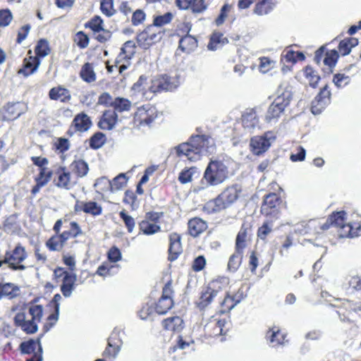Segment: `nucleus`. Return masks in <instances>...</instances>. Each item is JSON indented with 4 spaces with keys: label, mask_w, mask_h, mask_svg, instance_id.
<instances>
[{
    "label": "nucleus",
    "mask_w": 361,
    "mask_h": 361,
    "mask_svg": "<svg viewBox=\"0 0 361 361\" xmlns=\"http://www.w3.org/2000/svg\"><path fill=\"white\" fill-rule=\"evenodd\" d=\"M175 149L178 157H185L190 161H197L203 152L212 154L215 150V143L208 135H196L191 136L188 142L178 145Z\"/></svg>",
    "instance_id": "1"
},
{
    "label": "nucleus",
    "mask_w": 361,
    "mask_h": 361,
    "mask_svg": "<svg viewBox=\"0 0 361 361\" xmlns=\"http://www.w3.org/2000/svg\"><path fill=\"white\" fill-rule=\"evenodd\" d=\"M62 225L61 219L56 220L52 228L54 234L45 242V245L50 252L63 251L68 240L75 239L84 234L80 224L75 221H71L67 229L63 231H61Z\"/></svg>",
    "instance_id": "2"
},
{
    "label": "nucleus",
    "mask_w": 361,
    "mask_h": 361,
    "mask_svg": "<svg viewBox=\"0 0 361 361\" xmlns=\"http://www.w3.org/2000/svg\"><path fill=\"white\" fill-rule=\"evenodd\" d=\"M242 188L238 184L228 185L215 198L209 200L203 207V210L208 214L220 212L229 208L240 197Z\"/></svg>",
    "instance_id": "3"
},
{
    "label": "nucleus",
    "mask_w": 361,
    "mask_h": 361,
    "mask_svg": "<svg viewBox=\"0 0 361 361\" xmlns=\"http://www.w3.org/2000/svg\"><path fill=\"white\" fill-rule=\"evenodd\" d=\"M43 308L39 305H32L28 313L18 312L14 318L16 326L27 334H34L37 331V323L41 321Z\"/></svg>",
    "instance_id": "4"
},
{
    "label": "nucleus",
    "mask_w": 361,
    "mask_h": 361,
    "mask_svg": "<svg viewBox=\"0 0 361 361\" xmlns=\"http://www.w3.org/2000/svg\"><path fill=\"white\" fill-rule=\"evenodd\" d=\"M228 168L221 160L210 159L206 167L202 180L209 186H216L223 183L228 178Z\"/></svg>",
    "instance_id": "5"
},
{
    "label": "nucleus",
    "mask_w": 361,
    "mask_h": 361,
    "mask_svg": "<svg viewBox=\"0 0 361 361\" xmlns=\"http://www.w3.org/2000/svg\"><path fill=\"white\" fill-rule=\"evenodd\" d=\"M286 207L280 195L276 192H269L264 195L260 207V214L271 221L279 219L281 215V209Z\"/></svg>",
    "instance_id": "6"
},
{
    "label": "nucleus",
    "mask_w": 361,
    "mask_h": 361,
    "mask_svg": "<svg viewBox=\"0 0 361 361\" xmlns=\"http://www.w3.org/2000/svg\"><path fill=\"white\" fill-rule=\"evenodd\" d=\"M159 116L157 108L150 104H143L136 109L133 114V128L143 129L151 128Z\"/></svg>",
    "instance_id": "7"
},
{
    "label": "nucleus",
    "mask_w": 361,
    "mask_h": 361,
    "mask_svg": "<svg viewBox=\"0 0 361 361\" xmlns=\"http://www.w3.org/2000/svg\"><path fill=\"white\" fill-rule=\"evenodd\" d=\"M248 228L243 224L238 231L235 243V251L230 256L227 268L231 272H235L240 267L244 255V250L247 247Z\"/></svg>",
    "instance_id": "8"
},
{
    "label": "nucleus",
    "mask_w": 361,
    "mask_h": 361,
    "mask_svg": "<svg viewBox=\"0 0 361 361\" xmlns=\"http://www.w3.org/2000/svg\"><path fill=\"white\" fill-rule=\"evenodd\" d=\"M291 93L288 91H283L279 94L269 105L265 120L267 122L277 121L285 113L286 108L291 101Z\"/></svg>",
    "instance_id": "9"
},
{
    "label": "nucleus",
    "mask_w": 361,
    "mask_h": 361,
    "mask_svg": "<svg viewBox=\"0 0 361 361\" xmlns=\"http://www.w3.org/2000/svg\"><path fill=\"white\" fill-rule=\"evenodd\" d=\"M53 280L62 293H71L77 286V276L66 268L57 267L53 272Z\"/></svg>",
    "instance_id": "10"
},
{
    "label": "nucleus",
    "mask_w": 361,
    "mask_h": 361,
    "mask_svg": "<svg viewBox=\"0 0 361 361\" xmlns=\"http://www.w3.org/2000/svg\"><path fill=\"white\" fill-rule=\"evenodd\" d=\"M27 252L23 246L18 244L12 251H6L2 264H8L12 270H24L25 266L22 262L27 258Z\"/></svg>",
    "instance_id": "11"
},
{
    "label": "nucleus",
    "mask_w": 361,
    "mask_h": 361,
    "mask_svg": "<svg viewBox=\"0 0 361 361\" xmlns=\"http://www.w3.org/2000/svg\"><path fill=\"white\" fill-rule=\"evenodd\" d=\"M163 216V212H148L143 220L138 223L140 231L145 235H151L161 231L158 224Z\"/></svg>",
    "instance_id": "12"
},
{
    "label": "nucleus",
    "mask_w": 361,
    "mask_h": 361,
    "mask_svg": "<svg viewBox=\"0 0 361 361\" xmlns=\"http://www.w3.org/2000/svg\"><path fill=\"white\" fill-rule=\"evenodd\" d=\"M136 53L135 43L129 40L126 42L119 54L115 59V66L118 69L120 74H122L130 65V59Z\"/></svg>",
    "instance_id": "13"
},
{
    "label": "nucleus",
    "mask_w": 361,
    "mask_h": 361,
    "mask_svg": "<svg viewBox=\"0 0 361 361\" xmlns=\"http://www.w3.org/2000/svg\"><path fill=\"white\" fill-rule=\"evenodd\" d=\"M161 38V32L149 25L137 34L136 39L138 45L146 49L158 42Z\"/></svg>",
    "instance_id": "14"
},
{
    "label": "nucleus",
    "mask_w": 361,
    "mask_h": 361,
    "mask_svg": "<svg viewBox=\"0 0 361 361\" xmlns=\"http://www.w3.org/2000/svg\"><path fill=\"white\" fill-rule=\"evenodd\" d=\"M55 175L53 183L59 189L69 190L77 184V180L72 177L71 172L66 166H60L58 167L55 171Z\"/></svg>",
    "instance_id": "15"
},
{
    "label": "nucleus",
    "mask_w": 361,
    "mask_h": 361,
    "mask_svg": "<svg viewBox=\"0 0 361 361\" xmlns=\"http://www.w3.org/2000/svg\"><path fill=\"white\" fill-rule=\"evenodd\" d=\"M92 126V121L85 111L77 114L73 118L67 134L72 136L76 133H83L87 132Z\"/></svg>",
    "instance_id": "16"
},
{
    "label": "nucleus",
    "mask_w": 361,
    "mask_h": 361,
    "mask_svg": "<svg viewBox=\"0 0 361 361\" xmlns=\"http://www.w3.org/2000/svg\"><path fill=\"white\" fill-rule=\"evenodd\" d=\"M41 337L37 339H30L29 341L21 343L20 349L23 354H33V356L27 360V361H42V347L40 342Z\"/></svg>",
    "instance_id": "17"
},
{
    "label": "nucleus",
    "mask_w": 361,
    "mask_h": 361,
    "mask_svg": "<svg viewBox=\"0 0 361 361\" xmlns=\"http://www.w3.org/2000/svg\"><path fill=\"white\" fill-rule=\"evenodd\" d=\"M331 91L327 85L324 86L312 102L311 110L313 114H319L331 103Z\"/></svg>",
    "instance_id": "18"
},
{
    "label": "nucleus",
    "mask_w": 361,
    "mask_h": 361,
    "mask_svg": "<svg viewBox=\"0 0 361 361\" xmlns=\"http://www.w3.org/2000/svg\"><path fill=\"white\" fill-rule=\"evenodd\" d=\"M181 239V235L176 232H173L169 235V248L167 257L169 262H172L176 261L183 253Z\"/></svg>",
    "instance_id": "19"
},
{
    "label": "nucleus",
    "mask_w": 361,
    "mask_h": 361,
    "mask_svg": "<svg viewBox=\"0 0 361 361\" xmlns=\"http://www.w3.org/2000/svg\"><path fill=\"white\" fill-rule=\"evenodd\" d=\"M123 331L121 328H115L111 337L108 340V345L106 349L103 353V355L108 358L114 360L118 355L121 346L123 345V341L121 338H118L117 342L114 341V337L115 336H119V334Z\"/></svg>",
    "instance_id": "20"
},
{
    "label": "nucleus",
    "mask_w": 361,
    "mask_h": 361,
    "mask_svg": "<svg viewBox=\"0 0 361 361\" xmlns=\"http://www.w3.org/2000/svg\"><path fill=\"white\" fill-rule=\"evenodd\" d=\"M73 211L75 214H79L82 212L85 214L96 216L102 214V207L94 201L84 202L78 200L75 201Z\"/></svg>",
    "instance_id": "21"
},
{
    "label": "nucleus",
    "mask_w": 361,
    "mask_h": 361,
    "mask_svg": "<svg viewBox=\"0 0 361 361\" xmlns=\"http://www.w3.org/2000/svg\"><path fill=\"white\" fill-rule=\"evenodd\" d=\"M52 176L53 171L49 168L39 169L38 173L34 177L35 184L30 191L32 197H35L41 188L48 184L51 180Z\"/></svg>",
    "instance_id": "22"
},
{
    "label": "nucleus",
    "mask_w": 361,
    "mask_h": 361,
    "mask_svg": "<svg viewBox=\"0 0 361 361\" xmlns=\"http://www.w3.org/2000/svg\"><path fill=\"white\" fill-rule=\"evenodd\" d=\"M176 7L180 10H190L193 13H203L207 8L205 0H175Z\"/></svg>",
    "instance_id": "23"
},
{
    "label": "nucleus",
    "mask_w": 361,
    "mask_h": 361,
    "mask_svg": "<svg viewBox=\"0 0 361 361\" xmlns=\"http://www.w3.org/2000/svg\"><path fill=\"white\" fill-rule=\"evenodd\" d=\"M176 88L172 78L166 75H161L154 80L149 86L151 93H157L162 91H171Z\"/></svg>",
    "instance_id": "24"
},
{
    "label": "nucleus",
    "mask_w": 361,
    "mask_h": 361,
    "mask_svg": "<svg viewBox=\"0 0 361 361\" xmlns=\"http://www.w3.org/2000/svg\"><path fill=\"white\" fill-rule=\"evenodd\" d=\"M25 105L23 102H8L4 106L3 120L13 121L25 111Z\"/></svg>",
    "instance_id": "25"
},
{
    "label": "nucleus",
    "mask_w": 361,
    "mask_h": 361,
    "mask_svg": "<svg viewBox=\"0 0 361 361\" xmlns=\"http://www.w3.org/2000/svg\"><path fill=\"white\" fill-rule=\"evenodd\" d=\"M280 0H257L252 9L257 16L269 15L277 6Z\"/></svg>",
    "instance_id": "26"
},
{
    "label": "nucleus",
    "mask_w": 361,
    "mask_h": 361,
    "mask_svg": "<svg viewBox=\"0 0 361 361\" xmlns=\"http://www.w3.org/2000/svg\"><path fill=\"white\" fill-rule=\"evenodd\" d=\"M228 322L226 319H211L205 326L206 332L210 336H218L224 335L228 331V328L226 326Z\"/></svg>",
    "instance_id": "27"
},
{
    "label": "nucleus",
    "mask_w": 361,
    "mask_h": 361,
    "mask_svg": "<svg viewBox=\"0 0 361 361\" xmlns=\"http://www.w3.org/2000/svg\"><path fill=\"white\" fill-rule=\"evenodd\" d=\"M250 145L252 152L255 155L259 156L269 148L271 143L267 135H264L252 137Z\"/></svg>",
    "instance_id": "28"
},
{
    "label": "nucleus",
    "mask_w": 361,
    "mask_h": 361,
    "mask_svg": "<svg viewBox=\"0 0 361 361\" xmlns=\"http://www.w3.org/2000/svg\"><path fill=\"white\" fill-rule=\"evenodd\" d=\"M118 121V114L111 109L104 110L98 121V127L104 130H111Z\"/></svg>",
    "instance_id": "29"
},
{
    "label": "nucleus",
    "mask_w": 361,
    "mask_h": 361,
    "mask_svg": "<svg viewBox=\"0 0 361 361\" xmlns=\"http://www.w3.org/2000/svg\"><path fill=\"white\" fill-rule=\"evenodd\" d=\"M40 63L41 60L35 56L25 57L23 59L22 68L18 71V73L24 77H28L37 71Z\"/></svg>",
    "instance_id": "30"
},
{
    "label": "nucleus",
    "mask_w": 361,
    "mask_h": 361,
    "mask_svg": "<svg viewBox=\"0 0 361 361\" xmlns=\"http://www.w3.org/2000/svg\"><path fill=\"white\" fill-rule=\"evenodd\" d=\"M207 224L200 217H193L188 222V233L193 238H197L207 229Z\"/></svg>",
    "instance_id": "31"
},
{
    "label": "nucleus",
    "mask_w": 361,
    "mask_h": 361,
    "mask_svg": "<svg viewBox=\"0 0 361 361\" xmlns=\"http://www.w3.org/2000/svg\"><path fill=\"white\" fill-rule=\"evenodd\" d=\"M131 92L135 96H141L142 99L147 100V95L149 92V87L147 86V77L142 75L138 80L131 87Z\"/></svg>",
    "instance_id": "32"
},
{
    "label": "nucleus",
    "mask_w": 361,
    "mask_h": 361,
    "mask_svg": "<svg viewBox=\"0 0 361 361\" xmlns=\"http://www.w3.org/2000/svg\"><path fill=\"white\" fill-rule=\"evenodd\" d=\"M49 97L51 100L59 101L61 103H68L71 100L72 96L68 89L61 85H58L49 90Z\"/></svg>",
    "instance_id": "33"
},
{
    "label": "nucleus",
    "mask_w": 361,
    "mask_h": 361,
    "mask_svg": "<svg viewBox=\"0 0 361 361\" xmlns=\"http://www.w3.org/2000/svg\"><path fill=\"white\" fill-rule=\"evenodd\" d=\"M286 337V335L277 327L269 329L266 334V338L271 347L285 345L287 342Z\"/></svg>",
    "instance_id": "34"
},
{
    "label": "nucleus",
    "mask_w": 361,
    "mask_h": 361,
    "mask_svg": "<svg viewBox=\"0 0 361 361\" xmlns=\"http://www.w3.org/2000/svg\"><path fill=\"white\" fill-rule=\"evenodd\" d=\"M361 231V225L358 222H345L338 228L340 238H353L358 236Z\"/></svg>",
    "instance_id": "35"
},
{
    "label": "nucleus",
    "mask_w": 361,
    "mask_h": 361,
    "mask_svg": "<svg viewBox=\"0 0 361 361\" xmlns=\"http://www.w3.org/2000/svg\"><path fill=\"white\" fill-rule=\"evenodd\" d=\"M229 279L227 277H219L209 283L207 293H218L226 292L228 293L229 288Z\"/></svg>",
    "instance_id": "36"
},
{
    "label": "nucleus",
    "mask_w": 361,
    "mask_h": 361,
    "mask_svg": "<svg viewBox=\"0 0 361 361\" xmlns=\"http://www.w3.org/2000/svg\"><path fill=\"white\" fill-rule=\"evenodd\" d=\"M157 314H164L174 305L173 299L170 295H161L156 301L153 302Z\"/></svg>",
    "instance_id": "37"
},
{
    "label": "nucleus",
    "mask_w": 361,
    "mask_h": 361,
    "mask_svg": "<svg viewBox=\"0 0 361 361\" xmlns=\"http://www.w3.org/2000/svg\"><path fill=\"white\" fill-rule=\"evenodd\" d=\"M70 169L71 174L73 173L78 179L85 177L89 171L87 163L80 159L74 160L70 164Z\"/></svg>",
    "instance_id": "38"
},
{
    "label": "nucleus",
    "mask_w": 361,
    "mask_h": 361,
    "mask_svg": "<svg viewBox=\"0 0 361 361\" xmlns=\"http://www.w3.org/2000/svg\"><path fill=\"white\" fill-rule=\"evenodd\" d=\"M305 59V56L302 52L295 51L290 47L285 49L281 54V61L287 63L294 64Z\"/></svg>",
    "instance_id": "39"
},
{
    "label": "nucleus",
    "mask_w": 361,
    "mask_h": 361,
    "mask_svg": "<svg viewBox=\"0 0 361 361\" xmlns=\"http://www.w3.org/2000/svg\"><path fill=\"white\" fill-rule=\"evenodd\" d=\"M358 44V39L355 37H347L340 41L338 46V53L343 56L348 55L351 49Z\"/></svg>",
    "instance_id": "40"
},
{
    "label": "nucleus",
    "mask_w": 361,
    "mask_h": 361,
    "mask_svg": "<svg viewBox=\"0 0 361 361\" xmlns=\"http://www.w3.org/2000/svg\"><path fill=\"white\" fill-rule=\"evenodd\" d=\"M178 47L183 52L190 54L197 47V40L193 36L186 35L180 39Z\"/></svg>",
    "instance_id": "41"
},
{
    "label": "nucleus",
    "mask_w": 361,
    "mask_h": 361,
    "mask_svg": "<svg viewBox=\"0 0 361 361\" xmlns=\"http://www.w3.org/2000/svg\"><path fill=\"white\" fill-rule=\"evenodd\" d=\"M162 324L166 330L179 332L183 328V320L178 316L171 317L164 319Z\"/></svg>",
    "instance_id": "42"
},
{
    "label": "nucleus",
    "mask_w": 361,
    "mask_h": 361,
    "mask_svg": "<svg viewBox=\"0 0 361 361\" xmlns=\"http://www.w3.org/2000/svg\"><path fill=\"white\" fill-rule=\"evenodd\" d=\"M61 299V295H54V298L51 301V304L54 307V312L49 315L47 318V323L45 324L44 327L46 330L48 331L50 328H51L58 321L59 314V300Z\"/></svg>",
    "instance_id": "43"
},
{
    "label": "nucleus",
    "mask_w": 361,
    "mask_h": 361,
    "mask_svg": "<svg viewBox=\"0 0 361 361\" xmlns=\"http://www.w3.org/2000/svg\"><path fill=\"white\" fill-rule=\"evenodd\" d=\"M51 51V48L49 45V42L45 38L39 39L36 44L35 47V57H37L39 60L44 57L48 56Z\"/></svg>",
    "instance_id": "44"
},
{
    "label": "nucleus",
    "mask_w": 361,
    "mask_h": 361,
    "mask_svg": "<svg viewBox=\"0 0 361 361\" xmlns=\"http://www.w3.org/2000/svg\"><path fill=\"white\" fill-rule=\"evenodd\" d=\"M80 77L83 81L88 83L96 80L97 75L92 63L87 62L82 65L80 71Z\"/></svg>",
    "instance_id": "45"
},
{
    "label": "nucleus",
    "mask_w": 361,
    "mask_h": 361,
    "mask_svg": "<svg viewBox=\"0 0 361 361\" xmlns=\"http://www.w3.org/2000/svg\"><path fill=\"white\" fill-rule=\"evenodd\" d=\"M131 102L125 97H116L114 99V104L111 109L115 111L116 114L129 111L131 109Z\"/></svg>",
    "instance_id": "46"
},
{
    "label": "nucleus",
    "mask_w": 361,
    "mask_h": 361,
    "mask_svg": "<svg viewBox=\"0 0 361 361\" xmlns=\"http://www.w3.org/2000/svg\"><path fill=\"white\" fill-rule=\"evenodd\" d=\"M259 118L254 109H250L242 116V125L245 128H254L258 125Z\"/></svg>",
    "instance_id": "47"
},
{
    "label": "nucleus",
    "mask_w": 361,
    "mask_h": 361,
    "mask_svg": "<svg viewBox=\"0 0 361 361\" xmlns=\"http://www.w3.org/2000/svg\"><path fill=\"white\" fill-rule=\"evenodd\" d=\"M243 299L244 295H226L221 306L224 311H230Z\"/></svg>",
    "instance_id": "48"
},
{
    "label": "nucleus",
    "mask_w": 361,
    "mask_h": 361,
    "mask_svg": "<svg viewBox=\"0 0 361 361\" xmlns=\"http://www.w3.org/2000/svg\"><path fill=\"white\" fill-rule=\"evenodd\" d=\"M157 314L153 302L145 304L138 312V316L142 320L153 321Z\"/></svg>",
    "instance_id": "49"
},
{
    "label": "nucleus",
    "mask_w": 361,
    "mask_h": 361,
    "mask_svg": "<svg viewBox=\"0 0 361 361\" xmlns=\"http://www.w3.org/2000/svg\"><path fill=\"white\" fill-rule=\"evenodd\" d=\"M304 76L308 80L309 84L312 87H316L319 80L320 76L317 72L311 66H307L304 70Z\"/></svg>",
    "instance_id": "50"
},
{
    "label": "nucleus",
    "mask_w": 361,
    "mask_h": 361,
    "mask_svg": "<svg viewBox=\"0 0 361 361\" xmlns=\"http://www.w3.org/2000/svg\"><path fill=\"white\" fill-rule=\"evenodd\" d=\"M106 140V136L103 133L97 132L90 137L89 145L93 149H98L104 145Z\"/></svg>",
    "instance_id": "51"
},
{
    "label": "nucleus",
    "mask_w": 361,
    "mask_h": 361,
    "mask_svg": "<svg viewBox=\"0 0 361 361\" xmlns=\"http://www.w3.org/2000/svg\"><path fill=\"white\" fill-rule=\"evenodd\" d=\"M233 9V6L228 3L224 4L219 11V15L214 20V23L216 26L222 25L227 18L228 17L229 13L231 12Z\"/></svg>",
    "instance_id": "52"
},
{
    "label": "nucleus",
    "mask_w": 361,
    "mask_h": 361,
    "mask_svg": "<svg viewBox=\"0 0 361 361\" xmlns=\"http://www.w3.org/2000/svg\"><path fill=\"white\" fill-rule=\"evenodd\" d=\"M84 26L85 28H89L93 35L97 30H99L102 26H104V23L101 16L95 15L86 22Z\"/></svg>",
    "instance_id": "53"
},
{
    "label": "nucleus",
    "mask_w": 361,
    "mask_h": 361,
    "mask_svg": "<svg viewBox=\"0 0 361 361\" xmlns=\"http://www.w3.org/2000/svg\"><path fill=\"white\" fill-rule=\"evenodd\" d=\"M228 39L221 32H214L209 39L208 47L210 49H216L217 44H225L228 43Z\"/></svg>",
    "instance_id": "54"
},
{
    "label": "nucleus",
    "mask_w": 361,
    "mask_h": 361,
    "mask_svg": "<svg viewBox=\"0 0 361 361\" xmlns=\"http://www.w3.org/2000/svg\"><path fill=\"white\" fill-rule=\"evenodd\" d=\"M128 182V178L125 173H120L110 181V188L111 191H117L122 189Z\"/></svg>",
    "instance_id": "55"
},
{
    "label": "nucleus",
    "mask_w": 361,
    "mask_h": 361,
    "mask_svg": "<svg viewBox=\"0 0 361 361\" xmlns=\"http://www.w3.org/2000/svg\"><path fill=\"white\" fill-rule=\"evenodd\" d=\"M73 41L81 49L87 48L90 43V38L83 31L77 32L73 37Z\"/></svg>",
    "instance_id": "56"
},
{
    "label": "nucleus",
    "mask_w": 361,
    "mask_h": 361,
    "mask_svg": "<svg viewBox=\"0 0 361 361\" xmlns=\"http://www.w3.org/2000/svg\"><path fill=\"white\" fill-rule=\"evenodd\" d=\"M99 8L101 12L106 17H111L116 13L114 8V0H101Z\"/></svg>",
    "instance_id": "57"
},
{
    "label": "nucleus",
    "mask_w": 361,
    "mask_h": 361,
    "mask_svg": "<svg viewBox=\"0 0 361 361\" xmlns=\"http://www.w3.org/2000/svg\"><path fill=\"white\" fill-rule=\"evenodd\" d=\"M173 19V14L171 12H167L164 15L156 16L154 17L153 23L150 25H153L154 27H162L171 22Z\"/></svg>",
    "instance_id": "58"
},
{
    "label": "nucleus",
    "mask_w": 361,
    "mask_h": 361,
    "mask_svg": "<svg viewBox=\"0 0 361 361\" xmlns=\"http://www.w3.org/2000/svg\"><path fill=\"white\" fill-rule=\"evenodd\" d=\"M334 226L338 228L343 225L346 220V212L345 211L334 212L329 216Z\"/></svg>",
    "instance_id": "59"
},
{
    "label": "nucleus",
    "mask_w": 361,
    "mask_h": 361,
    "mask_svg": "<svg viewBox=\"0 0 361 361\" xmlns=\"http://www.w3.org/2000/svg\"><path fill=\"white\" fill-rule=\"evenodd\" d=\"M119 216L123 220L128 232L131 233L135 226V221L134 218L129 215L125 209H123L119 212Z\"/></svg>",
    "instance_id": "60"
},
{
    "label": "nucleus",
    "mask_w": 361,
    "mask_h": 361,
    "mask_svg": "<svg viewBox=\"0 0 361 361\" xmlns=\"http://www.w3.org/2000/svg\"><path fill=\"white\" fill-rule=\"evenodd\" d=\"M111 32L102 26L99 30H97L92 36L94 39L99 43H106L111 37Z\"/></svg>",
    "instance_id": "61"
},
{
    "label": "nucleus",
    "mask_w": 361,
    "mask_h": 361,
    "mask_svg": "<svg viewBox=\"0 0 361 361\" xmlns=\"http://www.w3.org/2000/svg\"><path fill=\"white\" fill-rule=\"evenodd\" d=\"M123 202L124 204L130 205L132 209H135L138 206L137 195L135 192L131 190H127L124 192Z\"/></svg>",
    "instance_id": "62"
},
{
    "label": "nucleus",
    "mask_w": 361,
    "mask_h": 361,
    "mask_svg": "<svg viewBox=\"0 0 361 361\" xmlns=\"http://www.w3.org/2000/svg\"><path fill=\"white\" fill-rule=\"evenodd\" d=\"M259 70L263 73H266L273 69L275 66V61L271 60L269 57L262 56L259 59Z\"/></svg>",
    "instance_id": "63"
},
{
    "label": "nucleus",
    "mask_w": 361,
    "mask_h": 361,
    "mask_svg": "<svg viewBox=\"0 0 361 361\" xmlns=\"http://www.w3.org/2000/svg\"><path fill=\"white\" fill-rule=\"evenodd\" d=\"M339 57V54L336 49L327 51L325 53V56L323 59V62L326 66L333 67L336 65Z\"/></svg>",
    "instance_id": "64"
}]
</instances>
